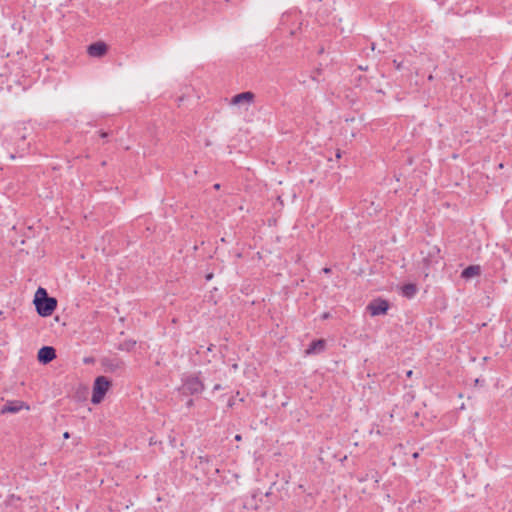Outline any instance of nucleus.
I'll return each instance as SVG.
<instances>
[{
  "label": "nucleus",
  "mask_w": 512,
  "mask_h": 512,
  "mask_svg": "<svg viewBox=\"0 0 512 512\" xmlns=\"http://www.w3.org/2000/svg\"><path fill=\"white\" fill-rule=\"evenodd\" d=\"M388 309L389 302L381 298L371 301L367 306V310L371 316L384 315L387 313Z\"/></svg>",
  "instance_id": "7"
},
{
  "label": "nucleus",
  "mask_w": 512,
  "mask_h": 512,
  "mask_svg": "<svg viewBox=\"0 0 512 512\" xmlns=\"http://www.w3.org/2000/svg\"><path fill=\"white\" fill-rule=\"evenodd\" d=\"M33 302L36 307V312L41 317L51 316L57 307L56 298L50 297L47 290L43 287L37 289Z\"/></svg>",
  "instance_id": "1"
},
{
  "label": "nucleus",
  "mask_w": 512,
  "mask_h": 512,
  "mask_svg": "<svg viewBox=\"0 0 512 512\" xmlns=\"http://www.w3.org/2000/svg\"><path fill=\"white\" fill-rule=\"evenodd\" d=\"M192 405H193V400H192V399H190V400L187 402V406H188V407H190V406H192Z\"/></svg>",
  "instance_id": "25"
},
{
  "label": "nucleus",
  "mask_w": 512,
  "mask_h": 512,
  "mask_svg": "<svg viewBox=\"0 0 512 512\" xmlns=\"http://www.w3.org/2000/svg\"><path fill=\"white\" fill-rule=\"evenodd\" d=\"M99 136L103 139H106L109 136V133L106 131H100Z\"/></svg>",
  "instance_id": "19"
},
{
  "label": "nucleus",
  "mask_w": 512,
  "mask_h": 512,
  "mask_svg": "<svg viewBox=\"0 0 512 512\" xmlns=\"http://www.w3.org/2000/svg\"><path fill=\"white\" fill-rule=\"evenodd\" d=\"M135 345H136V341L129 339V340H125V341L121 342L117 348H118V350H121V351L130 352L134 349Z\"/></svg>",
  "instance_id": "15"
},
{
  "label": "nucleus",
  "mask_w": 512,
  "mask_h": 512,
  "mask_svg": "<svg viewBox=\"0 0 512 512\" xmlns=\"http://www.w3.org/2000/svg\"><path fill=\"white\" fill-rule=\"evenodd\" d=\"M56 349L52 346H43L38 350L37 359L39 363L46 365L56 358Z\"/></svg>",
  "instance_id": "8"
},
{
  "label": "nucleus",
  "mask_w": 512,
  "mask_h": 512,
  "mask_svg": "<svg viewBox=\"0 0 512 512\" xmlns=\"http://www.w3.org/2000/svg\"><path fill=\"white\" fill-rule=\"evenodd\" d=\"M212 277H213V275H212V274H208V275L206 276V279H207V280H211V279H212Z\"/></svg>",
  "instance_id": "26"
},
{
  "label": "nucleus",
  "mask_w": 512,
  "mask_h": 512,
  "mask_svg": "<svg viewBox=\"0 0 512 512\" xmlns=\"http://www.w3.org/2000/svg\"><path fill=\"white\" fill-rule=\"evenodd\" d=\"M20 500L19 497H16L15 495H10L6 500H5V504L8 506V505H13L14 503L18 502Z\"/></svg>",
  "instance_id": "16"
},
{
  "label": "nucleus",
  "mask_w": 512,
  "mask_h": 512,
  "mask_svg": "<svg viewBox=\"0 0 512 512\" xmlns=\"http://www.w3.org/2000/svg\"><path fill=\"white\" fill-rule=\"evenodd\" d=\"M325 347L326 342L324 339L313 340L306 349V354L310 355L321 353L325 350Z\"/></svg>",
  "instance_id": "11"
},
{
  "label": "nucleus",
  "mask_w": 512,
  "mask_h": 512,
  "mask_svg": "<svg viewBox=\"0 0 512 512\" xmlns=\"http://www.w3.org/2000/svg\"><path fill=\"white\" fill-rule=\"evenodd\" d=\"M412 375H413V371L412 370L406 371V377L411 378Z\"/></svg>",
  "instance_id": "21"
},
{
  "label": "nucleus",
  "mask_w": 512,
  "mask_h": 512,
  "mask_svg": "<svg viewBox=\"0 0 512 512\" xmlns=\"http://www.w3.org/2000/svg\"><path fill=\"white\" fill-rule=\"evenodd\" d=\"M481 274V267L479 265H469L464 268L461 272V278L465 280H469L475 276H479Z\"/></svg>",
  "instance_id": "12"
},
{
  "label": "nucleus",
  "mask_w": 512,
  "mask_h": 512,
  "mask_svg": "<svg viewBox=\"0 0 512 512\" xmlns=\"http://www.w3.org/2000/svg\"><path fill=\"white\" fill-rule=\"evenodd\" d=\"M15 134L17 151L20 153L29 152L31 150L32 131L26 127H19L15 130Z\"/></svg>",
  "instance_id": "4"
},
{
  "label": "nucleus",
  "mask_w": 512,
  "mask_h": 512,
  "mask_svg": "<svg viewBox=\"0 0 512 512\" xmlns=\"http://www.w3.org/2000/svg\"><path fill=\"white\" fill-rule=\"evenodd\" d=\"M30 410V406L27 402L22 400H8L1 408L0 414H15L21 410Z\"/></svg>",
  "instance_id": "6"
},
{
  "label": "nucleus",
  "mask_w": 512,
  "mask_h": 512,
  "mask_svg": "<svg viewBox=\"0 0 512 512\" xmlns=\"http://www.w3.org/2000/svg\"><path fill=\"white\" fill-rule=\"evenodd\" d=\"M213 188L215 190H219L220 189V184L219 183L214 184Z\"/></svg>",
  "instance_id": "22"
},
{
  "label": "nucleus",
  "mask_w": 512,
  "mask_h": 512,
  "mask_svg": "<svg viewBox=\"0 0 512 512\" xmlns=\"http://www.w3.org/2000/svg\"><path fill=\"white\" fill-rule=\"evenodd\" d=\"M221 389H222L221 384H215L214 387H213V391H219Z\"/></svg>",
  "instance_id": "20"
},
{
  "label": "nucleus",
  "mask_w": 512,
  "mask_h": 512,
  "mask_svg": "<svg viewBox=\"0 0 512 512\" xmlns=\"http://www.w3.org/2000/svg\"><path fill=\"white\" fill-rule=\"evenodd\" d=\"M235 439H236V440H240V439H241V436H240V435H236V436H235Z\"/></svg>",
  "instance_id": "28"
},
{
  "label": "nucleus",
  "mask_w": 512,
  "mask_h": 512,
  "mask_svg": "<svg viewBox=\"0 0 512 512\" xmlns=\"http://www.w3.org/2000/svg\"><path fill=\"white\" fill-rule=\"evenodd\" d=\"M266 497H269L272 495V492H271V489L269 491H267L265 494H264Z\"/></svg>",
  "instance_id": "24"
},
{
  "label": "nucleus",
  "mask_w": 512,
  "mask_h": 512,
  "mask_svg": "<svg viewBox=\"0 0 512 512\" xmlns=\"http://www.w3.org/2000/svg\"><path fill=\"white\" fill-rule=\"evenodd\" d=\"M63 437H64L65 439L70 438V434H69V432H65V433L63 434Z\"/></svg>",
  "instance_id": "23"
},
{
  "label": "nucleus",
  "mask_w": 512,
  "mask_h": 512,
  "mask_svg": "<svg viewBox=\"0 0 512 512\" xmlns=\"http://www.w3.org/2000/svg\"><path fill=\"white\" fill-rule=\"evenodd\" d=\"M235 405V397L234 396H231L227 402V406L229 408H232L233 406Z\"/></svg>",
  "instance_id": "17"
},
{
  "label": "nucleus",
  "mask_w": 512,
  "mask_h": 512,
  "mask_svg": "<svg viewBox=\"0 0 512 512\" xmlns=\"http://www.w3.org/2000/svg\"><path fill=\"white\" fill-rule=\"evenodd\" d=\"M108 47L104 42H95L88 46L87 52L92 57H102L107 53Z\"/></svg>",
  "instance_id": "9"
},
{
  "label": "nucleus",
  "mask_w": 512,
  "mask_h": 512,
  "mask_svg": "<svg viewBox=\"0 0 512 512\" xmlns=\"http://www.w3.org/2000/svg\"><path fill=\"white\" fill-rule=\"evenodd\" d=\"M111 384V381L105 376L96 377L93 384L91 402L93 404L101 403Z\"/></svg>",
  "instance_id": "3"
},
{
  "label": "nucleus",
  "mask_w": 512,
  "mask_h": 512,
  "mask_svg": "<svg viewBox=\"0 0 512 512\" xmlns=\"http://www.w3.org/2000/svg\"><path fill=\"white\" fill-rule=\"evenodd\" d=\"M320 318L322 320H327V319L331 318V313L330 312H324V313L321 314Z\"/></svg>",
  "instance_id": "18"
},
{
  "label": "nucleus",
  "mask_w": 512,
  "mask_h": 512,
  "mask_svg": "<svg viewBox=\"0 0 512 512\" xmlns=\"http://www.w3.org/2000/svg\"><path fill=\"white\" fill-rule=\"evenodd\" d=\"M101 366L106 373L121 375L126 368L125 362L119 357H105L101 360Z\"/></svg>",
  "instance_id": "5"
},
{
  "label": "nucleus",
  "mask_w": 512,
  "mask_h": 512,
  "mask_svg": "<svg viewBox=\"0 0 512 512\" xmlns=\"http://www.w3.org/2000/svg\"><path fill=\"white\" fill-rule=\"evenodd\" d=\"M200 374L201 372L183 375L180 389L183 395H198L204 391L205 385L199 377Z\"/></svg>",
  "instance_id": "2"
},
{
  "label": "nucleus",
  "mask_w": 512,
  "mask_h": 512,
  "mask_svg": "<svg viewBox=\"0 0 512 512\" xmlns=\"http://www.w3.org/2000/svg\"><path fill=\"white\" fill-rule=\"evenodd\" d=\"M256 497H257V494H256V493H254V494H253V496H252V498H253V499H255Z\"/></svg>",
  "instance_id": "30"
},
{
  "label": "nucleus",
  "mask_w": 512,
  "mask_h": 512,
  "mask_svg": "<svg viewBox=\"0 0 512 512\" xmlns=\"http://www.w3.org/2000/svg\"><path fill=\"white\" fill-rule=\"evenodd\" d=\"M434 249L436 250L437 253L440 252V249H438L437 247H434Z\"/></svg>",
  "instance_id": "29"
},
{
  "label": "nucleus",
  "mask_w": 512,
  "mask_h": 512,
  "mask_svg": "<svg viewBox=\"0 0 512 512\" xmlns=\"http://www.w3.org/2000/svg\"><path fill=\"white\" fill-rule=\"evenodd\" d=\"M324 272L328 273V272H330V269L329 268H324Z\"/></svg>",
  "instance_id": "27"
},
{
  "label": "nucleus",
  "mask_w": 512,
  "mask_h": 512,
  "mask_svg": "<svg viewBox=\"0 0 512 512\" xmlns=\"http://www.w3.org/2000/svg\"><path fill=\"white\" fill-rule=\"evenodd\" d=\"M417 291H418V288H417L416 284H414V283H407L401 287L402 296L406 297L408 299L413 298L416 295Z\"/></svg>",
  "instance_id": "13"
},
{
  "label": "nucleus",
  "mask_w": 512,
  "mask_h": 512,
  "mask_svg": "<svg viewBox=\"0 0 512 512\" xmlns=\"http://www.w3.org/2000/svg\"><path fill=\"white\" fill-rule=\"evenodd\" d=\"M255 98V94L251 91H245L239 94H236L231 99V104L239 105L242 103H252Z\"/></svg>",
  "instance_id": "10"
},
{
  "label": "nucleus",
  "mask_w": 512,
  "mask_h": 512,
  "mask_svg": "<svg viewBox=\"0 0 512 512\" xmlns=\"http://www.w3.org/2000/svg\"><path fill=\"white\" fill-rule=\"evenodd\" d=\"M87 394H88V388L85 386H79L76 389V391L73 395V398L77 401H84L87 398Z\"/></svg>",
  "instance_id": "14"
}]
</instances>
